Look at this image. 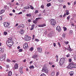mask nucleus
I'll use <instances>...</instances> for the list:
<instances>
[{
    "label": "nucleus",
    "instance_id": "obj_1",
    "mask_svg": "<svg viewBox=\"0 0 76 76\" xmlns=\"http://www.w3.org/2000/svg\"><path fill=\"white\" fill-rule=\"evenodd\" d=\"M7 45L8 47H11L13 45V41L12 40V39L11 38H8L7 41Z\"/></svg>",
    "mask_w": 76,
    "mask_h": 76
},
{
    "label": "nucleus",
    "instance_id": "obj_2",
    "mask_svg": "<svg viewBox=\"0 0 76 76\" xmlns=\"http://www.w3.org/2000/svg\"><path fill=\"white\" fill-rule=\"evenodd\" d=\"M42 71L43 72H45L46 73H48V68L45 66H44L43 67Z\"/></svg>",
    "mask_w": 76,
    "mask_h": 76
},
{
    "label": "nucleus",
    "instance_id": "obj_3",
    "mask_svg": "<svg viewBox=\"0 0 76 76\" xmlns=\"http://www.w3.org/2000/svg\"><path fill=\"white\" fill-rule=\"evenodd\" d=\"M64 61H65V58H61L59 62L60 63L59 65H60V66L63 65V64H64Z\"/></svg>",
    "mask_w": 76,
    "mask_h": 76
},
{
    "label": "nucleus",
    "instance_id": "obj_4",
    "mask_svg": "<svg viewBox=\"0 0 76 76\" xmlns=\"http://www.w3.org/2000/svg\"><path fill=\"white\" fill-rule=\"evenodd\" d=\"M51 22V25L54 26L56 25V20L54 19H51L50 20Z\"/></svg>",
    "mask_w": 76,
    "mask_h": 76
},
{
    "label": "nucleus",
    "instance_id": "obj_5",
    "mask_svg": "<svg viewBox=\"0 0 76 76\" xmlns=\"http://www.w3.org/2000/svg\"><path fill=\"white\" fill-rule=\"evenodd\" d=\"M42 19V18H36L35 20H33V22L34 23H38V21L39 19Z\"/></svg>",
    "mask_w": 76,
    "mask_h": 76
},
{
    "label": "nucleus",
    "instance_id": "obj_6",
    "mask_svg": "<svg viewBox=\"0 0 76 76\" xmlns=\"http://www.w3.org/2000/svg\"><path fill=\"white\" fill-rule=\"evenodd\" d=\"M4 25L5 28H7L10 25V23H4Z\"/></svg>",
    "mask_w": 76,
    "mask_h": 76
},
{
    "label": "nucleus",
    "instance_id": "obj_7",
    "mask_svg": "<svg viewBox=\"0 0 76 76\" xmlns=\"http://www.w3.org/2000/svg\"><path fill=\"white\" fill-rule=\"evenodd\" d=\"M28 47V43H26L23 45V48L24 49H25L26 48H27Z\"/></svg>",
    "mask_w": 76,
    "mask_h": 76
},
{
    "label": "nucleus",
    "instance_id": "obj_8",
    "mask_svg": "<svg viewBox=\"0 0 76 76\" xmlns=\"http://www.w3.org/2000/svg\"><path fill=\"white\" fill-rule=\"evenodd\" d=\"M71 64H72V68H76V64H74V63L71 62Z\"/></svg>",
    "mask_w": 76,
    "mask_h": 76
},
{
    "label": "nucleus",
    "instance_id": "obj_9",
    "mask_svg": "<svg viewBox=\"0 0 76 76\" xmlns=\"http://www.w3.org/2000/svg\"><path fill=\"white\" fill-rule=\"evenodd\" d=\"M20 30V31L19 32L20 34L22 35V34L24 33V32H25V31H24V30H23V29L22 28Z\"/></svg>",
    "mask_w": 76,
    "mask_h": 76
},
{
    "label": "nucleus",
    "instance_id": "obj_10",
    "mask_svg": "<svg viewBox=\"0 0 76 76\" xmlns=\"http://www.w3.org/2000/svg\"><path fill=\"white\" fill-rule=\"evenodd\" d=\"M18 69V64H16L15 66L14 67L13 69L15 70V69Z\"/></svg>",
    "mask_w": 76,
    "mask_h": 76
},
{
    "label": "nucleus",
    "instance_id": "obj_11",
    "mask_svg": "<svg viewBox=\"0 0 76 76\" xmlns=\"http://www.w3.org/2000/svg\"><path fill=\"white\" fill-rule=\"evenodd\" d=\"M68 69H73V67L72 66V64H71V63L70 64H69L67 66Z\"/></svg>",
    "mask_w": 76,
    "mask_h": 76
},
{
    "label": "nucleus",
    "instance_id": "obj_12",
    "mask_svg": "<svg viewBox=\"0 0 76 76\" xmlns=\"http://www.w3.org/2000/svg\"><path fill=\"white\" fill-rule=\"evenodd\" d=\"M56 30H57V31H58L59 32V31H61V28H60V26H57L56 28Z\"/></svg>",
    "mask_w": 76,
    "mask_h": 76
},
{
    "label": "nucleus",
    "instance_id": "obj_13",
    "mask_svg": "<svg viewBox=\"0 0 76 76\" xmlns=\"http://www.w3.org/2000/svg\"><path fill=\"white\" fill-rule=\"evenodd\" d=\"M37 50L39 53H41L42 52V49L41 48H37Z\"/></svg>",
    "mask_w": 76,
    "mask_h": 76
},
{
    "label": "nucleus",
    "instance_id": "obj_14",
    "mask_svg": "<svg viewBox=\"0 0 76 76\" xmlns=\"http://www.w3.org/2000/svg\"><path fill=\"white\" fill-rule=\"evenodd\" d=\"M38 57V55H35L32 56V58H34V59H35V58H37Z\"/></svg>",
    "mask_w": 76,
    "mask_h": 76
},
{
    "label": "nucleus",
    "instance_id": "obj_15",
    "mask_svg": "<svg viewBox=\"0 0 76 76\" xmlns=\"http://www.w3.org/2000/svg\"><path fill=\"white\" fill-rule=\"evenodd\" d=\"M4 51V48H0V52L3 53Z\"/></svg>",
    "mask_w": 76,
    "mask_h": 76
},
{
    "label": "nucleus",
    "instance_id": "obj_16",
    "mask_svg": "<svg viewBox=\"0 0 76 76\" xmlns=\"http://www.w3.org/2000/svg\"><path fill=\"white\" fill-rule=\"evenodd\" d=\"M69 74L70 76H72L74 74V72H69Z\"/></svg>",
    "mask_w": 76,
    "mask_h": 76
},
{
    "label": "nucleus",
    "instance_id": "obj_17",
    "mask_svg": "<svg viewBox=\"0 0 76 76\" xmlns=\"http://www.w3.org/2000/svg\"><path fill=\"white\" fill-rule=\"evenodd\" d=\"M12 75V72L11 71H9L8 73V75L9 76H11Z\"/></svg>",
    "mask_w": 76,
    "mask_h": 76
},
{
    "label": "nucleus",
    "instance_id": "obj_18",
    "mask_svg": "<svg viewBox=\"0 0 76 76\" xmlns=\"http://www.w3.org/2000/svg\"><path fill=\"white\" fill-rule=\"evenodd\" d=\"M23 68V67H21L20 69V72L21 73H23V72H22V69Z\"/></svg>",
    "mask_w": 76,
    "mask_h": 76
},
{
    "label": "nucleus",
    "instance_id": "obj_19",
    "mask_svg": "<svg viewBox=\"0 0 76 76\" xmlns=\"http://www.w3.org/2000/svg\"><path fill=\"white\" fill-rule=\"evenodd\" d=\"M30 8V7L29 6H27L24 7V9H28Z\"/></svg>",
    "mask_w": 76,
    "mask_h": 76
},
{
    "label": "nucleus",
    "instance_id": "obj_20",
    "mask_svg": "<svg viewBox=\"0 0 76 76\" xmlns=\"http://www.w3.org/2000/svg\"><path fill=\"white\" fill-rule=\"evenodd\" d=\"M28 35H25V41H26L27 39V38H28Z\"/></svg>",
    "mask_w": 76,
    "mask_h": 76
},
{
    "label": "nucleus",
    "instance_id": "obj_21",
    "mask_svg": "<svg viewBox=\"0 0 76 76\" xmlns=\"http://www.w3.org/2000/svg\"><path fill=\"white\" fill-rule=\"evenodd\" d=\"M30 69H34V66L33 65H31L29 66V67Z\"/></svg>",
    "mask_w": 76,
    "mask_h": 76
},
{
    "label": "nucleus",
    "instance_id": "obj_22",
    "mask_svg": "<svg viewBox=\"0 0 76 76\" xmlns=\"http://www.w3.org/2000/svg\"><path fill=\"white\" fill-rule=\"evenodd\" d=\"M31 39V37L28 36V37H27V39L26 41H30Z\"/></svg>",
    "mask_w": 76,
    "mask_h": 76
},
{
    "label": "nucleus",
    "instance_id": "obj_23",
    "mask_svg": "<svg viewBox=\"0 0 76 76\" xmlns=\"http://www.w3.org/2000/svg\"><path fill=\"white\" fill-rule=\"evenodd\" d=\"M4 12V10H2L1 11V12H0V15H1L2 13H3Z\"/></svg>",
    "mask_w": 76,
    "mask_h": 76
},
{
    "label": "nucleus",
    "instance_id": "obj_24",
    "mask_svg": "<svg viewBox=\"0 0 76 76\" xmlns=\"http://www.w3.org/2000/svg\"><path fill=\"white\" fill-rule=\"evenodd\" d=\"M20 27L22 28H25V25L23 24H20Z\"/></svg>",
    "mask_w": 76,
    "mask_h": 76
},
{
    "label": "nucleus",
    "instance_id": "obj_25",
    "mask_svg": "<svg viewBox=\"0 0 76 76\" xmlns=\"http://www.w3.org/2000/svg\"><path fill=\"white\" fill-rule=\"evenodd\" d=\"M67 50H68V51H70V52L72 51V49L70 48V47H69L67 48Z\"/></svg>",
    "mask_w": 76,
    "mask_h": 76
},
{
    "label": "nucleus",
    "instance_id": "obj_26",
    "mask_svg": "<svg viewBox=\"0 0 76 76\" xmlns=\"http://www.w3.org/2000/svg\"><path fill=\"white\" fill-rule=\"evenodd\" d=\"M26 15L27 17H31V15L30 14H27Z\"/></svg>",
    "mask_w": 76,
    "mask_h": 76
},
{
    "label": "nucleus",
    "instance_id": "obj_27",
    "mask_svg": "<svg viewBox=\"0 0 76 76\" xmlns=\"http://www.w3.org/2000/svg\"><path fill=\"white\" fill-rule=\"evenodd\" d=\"M4 59V58H3V57H1L0 58V60L1 61H3Z\"/></svg>",
    "mask_w": 76,
    "mask_h": 76
},
{
    "label": "nucleus",
    "instance_id": "obj_28",
    "mask_svg": "<svg viewBox=\"0 0 76 76\" xmlns=\"http://www.w3.org/2000/svg\"><path fill=\"white\" fill-rule=\"evenodd\" d=\"M62 37H63L64 38H65V37H66V34H65V33H64L63 34Z\"/></svg>",
    "mask_w": 76,
    "mask_h": 76
},
{
    "label": "nucleus",
    "instance_id": "obj_29",
    "mask_svg": "<svg viewBox=\"0 0 76 76\" xmlns=\"http://www.w3.org/2000/svg\"><path fill=\"white\" fill-rule=\"evenodd\" d=\"M69 34H73V31L72 30L69 31Z\"/></svg>",
    "mask_w": 76,
    "mask_h": 76
},
{
    "label": "nucleus",
    "instance_id": "obj_30",
    "mask_svg": "<svg viewBox=\"0 0 76 76\" xmlns=\"http://www.w3.org/2000/svg\"><path fill=\"white\" fill-rule=\"evenodd\" d=\"M6 54H4L2 56V57L3 58H4V59H5V58H6Z\"/></svg>",
    "mask_w": 76,
    "mask_h": 76
},
{
    "label": "nucleus",
    "instance_id": "obj_31",
    "mask_svg": "<svg viewBox=\"0 0 76 76\" xmlns=\"http://www.w3.org/2000/svg\"><path fill=\"white\" fill-rule=\"evenodd\" d=\"M50 6H51V3H49L48 4H47V7H49Z\"/></svg>",
    "mask_w": 76,
    "mask_h": 76
},
{
    "label": "nucleus",
    "instance_id": "obj_32",
    "mask_svg": "<svg viewBox=\"0 0 76 76\" xmlns=\"http://www.w3.org/2000/svg\"><path fill=\"white\" fill-rule=\"evenodd\" d=\"M63 28L64 29V31H66L67 30V28H66V27H63Z\"/></svg>",
    "mask_w": 76,
    "mask_h": 76
},
{
    "label": "nucleus",
    "instance_id": "obj_33",
    "mask_svg": "<svg viewBox=\"0 0 76 76\" xmlns=\"http://www.w3.org/2000/svg\"><path fill=\"white\" fill-rule=\"evenodd\" d=\"M51 76H53L54 75V72H53L51 73Z\"/></svg>",
    "mask_w": 76,
    "mask_h": 76
},
{
    "label": "nucleus",
    "instance_id": "obj_34",
    "mask_svg": "<svg viewBox=\"0 0 76 76\" xmlns=\"http://www.w3.org/2000/svg\"><path fill=\"white\" fill-rule=\"evenodd\" d=\"M30 51H32L33 50H34V48L33 47H31L30 49Z\"/></svg>",
    "mask_w": 76,
    "mask_h": 76
},
{
    "label": "nucleus",
    "instance_id": "obj_35",
    "mask_svg": "<svg viewBox=\"0 0 76 76\" xmlns=\"http://www.w3.org/2000/svg\"><path fill=\"white\" fill-rule=\"evenodd\" d=\"M30 9H32V10H33L34 9V7H32V6L31 5L30 6Z\"/></svg>",
    "mask_w": 76,
    "mask_h": 76
},
{
    "label": "nucleus",
    "instance_id": "obj_36",
    "mask_svg": "<svg viewBox=\"0 0 76 76\" xmlns=\"http://www.w3.org/2000/svg\"><path fill=\"white\" fill-rule=\"evenodd\" d=\"M74 58L75 60L76 61V55L74 56Z\"/></svg>",
    "mask_w": 76,
    "mask_h": 76
},
{
    "label": "nucleus",
    "instance_id": "obj_37",
    "mask_svg": "<svg viewBox=\"0 0 76 76\" xmlns=\"http://www.w3.org/2000/svg\"><path fill=\"white\" fill-rule=\"evenodd\" d=\"M58 45H59V47H61V45H60V42H58Z\"/></svg>",
    "mask_w": 76,
    "mask_h": 76
},
{
    "label": "nucleus",
    "instance_id": "obj_38",
    "mask_svg": "<svg viewBox=\"0 0 76 76\" xmlns=\"http://www.w3.org/2000/svg\"><path fill=\"white\" fill-rule=\"evenodd\" d=\"M38 13V10H36L35 11V14H36V13Z\"/></svg>",
    "mask_w": 76,
    "mask_h": 76
},
{
    "label": "nucleus",
    "instance_id": "obj_39",
    "mask_svg": "<svg viewBox=\"0 0 76 76\" xmlns=\"http://www.w3.org/2000/svg\"><path fill=\"white\" fill-rule=\"evenodd\" d=\"M48 35H49V37H52V34H48Z\"/></svg>",
    "mask_w": 76,
    "mask_h": 76
},
{
    "label": "nucleus",
    "instance_id": "obj_40",
    "mask_svg": "<svg viewBox=\"0 0 76 76\" xmlns=\"http://www.w3.org/2000/svg\"><path fill=\"white\" fill-rule=\"evenodd\" d=\"M41 76H45V74H42L41 75Z\"/></svg>",
    "mask_w": 76,
    "mask_h": 76
},
{
    "label": "nucleus",
    "instance_id": "obj_41",
    "mask_svg": "<svg viewBox=\"0 0 76 76\" xmlns=\"http://www.w3.org/2000/svg\"><path fill=\"white\" fill-rule=\"evenodd\" d=\"M70 16L69 15L68 17H67V19L68 20V19H70Z\"/></svg>",
    "mask_w": 76,
    "mask_h": 76
},
{
    "label": "nucleus",
    "instance_id": "obj_42",
    "mask_svg": "<svg viewBox=\"0 0 76 76\" xmlns=\"http://www.w3.org/2000/svg\"><path fill=\"white\" fill-rule=\"evenodd\" d=\"M19 52H22V50L21 49H20L18 50Z\"/></svg>",
    "mask_w": 76,
    "mask_h": 76
},
{
    "label": "nucleus",
    "instance_id": "obj_43",
    "mask_svg": "<svg viewBox=\"0 0 76 76\" xmlns=\"http://www.w3.org/2000/svg\"><path fill=\"white\" fill-rule=\"evenodd\" d=\"M42 27H44V26H46L45 24H42Z\"/></svg>",
    "mask_w": 76,
    "mask_h": 76
},
{
    "label": "nucleus",
    "instance_id": "obj_44",
    "mask_svg": "<svg viewBox=\"0 0 76 76\" xmlns=\"http://www.w3.org/2000/svg\"><path fill=\"white\" fill-rule=\"evenodd\" d=\"M31 27L32 28H34L35 27V24L32 25L31 26Z\"/></svg>",
    "mask_w": 76,
    "mask_h": 76
},
{
    "label": "nucleus",
    "instance_id": "obj_45",
    "mask_svg": "<svg viewBox=\"0 0 76 76\" xmlns=\"http://www.w3.org/2000/svg\"><path fill=\"white\" fill-rule=\"evenodd\" d=\"M7 61H8V62H10V60L9 59H7Z\"/></svg>",
    "mask_w": 76,
    "mask_h": 76
},
{
    "label": "nucleus",
    "instance_id": "obj_46",
    "mask_svg": "<svg viewBox=\"0 0 76 76\" xmlns=\"http://www.w3.org/2000/svg\"><path fill=\"white\" fill-rule=\"evenodd\" d=\"M4 35H7V32H6V31H5V32H4Z\"/></svg>",
    "mask_w": 76,
    "mask_h": 76
},
{
    "label": "nucleus",
    "instance_id": "obj_47",
    "mask_svg": "<svg viewBox=\"0 0 76 76\" xmlns=\"http://www.w3.org/2000/svg\"><path fill=\"white\" fill-rule=\"evenodd\" d=\"M33 38H32V39L33 40V39H34L35 38V35H33Z\"/></svg>",
    "mask_w": 76,
    "mask_h": 76
},
{
    "label": "nucleus",
    "instance_id": "obj_48",
    "mask_svg": "<svg viewBox=\"0 0 76 76\" xmlns=\"http://www.w3.org/2000/svg\"><path fill=\"white\" fill-rule=\"evenodd\" d=\"M35 41H37V42H38V41H39V39H35Z\"/></svg>",
    "mask_w": 76,
    "mask_h": 76
},
{
    "label": "nucleus",
    "instance_id": "obj_49",
    "mask_svg": "<svg viewBox=\"0 0 76 76\" xmlns=\"http://www.w3.org/2000/svg\"><path fill=\"white\" fill-rule=\"evenodd\" d=\"M38 26V27H42V25H39Z\"/></svg>",
    "mask_w": 76,
    "mask_h": 76
},
{
    "label": "nucleus",
    "instance_id": "obj_50",
    "mask_svg": "<svg viewBox=\"0 0 76 76\" xmlns=\"http://www.w3.org/2000/svg\"><path fill=\"white\" fill-rule=\"evenodd\" d=\"M21 14H22V12H21L18 13V15H21Z\"/></svg>",
    "mask_w": 76,
    "mask_h": 76
},
{
    "label": "nucleus",
    "instance_id": "obj_51",
    "mask_svg": "<svg viewBox=\"0 0 76 76\" xmlns=\"http://www.w3.org/2000/svg\"><path fill=\"white\" fill-rule=\"evenodd\" d=\"M20 28V25H19V26L17 27V29H19V28Z\"/></svg>",
    "mask_w": 76,
    "mask_h": 76
},
{
    "label": "nucleus",
    "instance_id": "obj_52",
    "mask_svg": "<svg viewBox=\"0 0 76 76\" xmlns=\"http://www.w3.org/2000/svg\"><path fill=\"white\" fill-rule=\"evenodd\" d=\"M58 1L59 2H63V0H58Z\"/></svg>",
    "mask_w": 76,
    "mask_h": 76
},
{
    "label": "nucleus",
    "instance_id": "obj_53",
    "mask_svg": "<svg viewBox=\"0 0 76 76\" xmlns=\"http://www.w3.org/2000/svg\"><path fill=\"white\" fill-rule=\"evenodd\" d=\"M66 13H65L63 15V17L64 18H65V16H66Z\"/></svg>",
    "mask_w": 76,
    "mask_h": 76
},
{
    "label": "nucleus",
    "instance_id": "obj_54",
    "mask_svg": "<svg viewBox=\"0 0 76 76\" xmlns=\"http://www.w3.org/2000/svg\"><path fill=\"white\" fill-rule=\"evenodd\" d=\"M65 44H66L67 45V44H69V42L68 41H67L65 42Z\"/></svg>",
    "mask_w": 76,
    "mask_h": 76
},
{
    "label": "nucleus",
    "instance_id": "obj_55",
    "mask_svg": "<svg viewBox=\"0 0 76 76\" xmlns=\"http://www.w3.org/2000/svg\"><path fill=\"white\" fill-rule=\"evenodd\" d=\"M41 8H42V9H44V6H43V5H42L41 6Z\"/></svg>",
    "mask_w": 76,
    "mask_h": 76
},
{
    "label": "nucleus",
    "instance_id": "obj_56",
    "mask_svg": "<svg viewBox=\"0 0 76 76\" xmlns=\"http://www.w3.org/2000/svg\"><path fill=\"white\" fill-rule=\"evenodd\" d=\"M66 6L64 5L63 6V9H65L66 8Z\"/></svg>",
    "mask_w": 76,
    "mask_h": 76
},
{
    "label": "nucleus",
    "instance_id": "obj_57",
    "mask_svg": "<svg viewBox=\"0 0 76 76\" xmlns=\"http://www.w3.org/2000/svg\"><path fill=\"white\" fill-rule=\"evenodd\" d=\"M9 65H7L6 68H9Z\"/></svg>",
    "mask_w": 76,
    "mask_h": 76
},
{
    "label": "nucleus",
    "instance_id": "obj_58",
    "mask_svg": "<svg viewBox=\"0 0 76 76\" xmlns=\"http://www.w3.org/2000/svg\"><path fill=\"white\" fill-rule=\"evenodd\" d=\"M69 56H70V55H69V54L66 56L67 57H69Z\"/></svg>",
    "mask_w": 76,
    "mask_h": 76
},
{
    "label": "nucleus",
    "instance_id": "obj_59",
    "mask_svg": "<svg viewBox=\"0 0 76 76\" xmlns=\"http://www.w3.org/2000/svg\"><path fill=\"white\" fill-rule=\"evenodd\" d=\"M53 45L54 47H56V43H53Z\"/></svg>",
    "mask_w": 76,
    "mask_h": 76
},
{
    "label": "nucleus",
    "instance_id": "obj_60",
    "mask_svg": "<svg viewBox=\"0 0 76 76\" xmlns=\"http://www.w3.org/2000/svg\"><path fill=\"white\" fill-rule=\"evenodd\" d=\"M66 13H69V11L68 10H66Z\"/></svg>",
    "mask_w": 76,
    "mask_h": 76
},
{
    "label": "nucleus",
    "instance_id": "obj_61",
    "mask_svg": "<svg viewBox=\"0 0 76 76\" xmlns=\"http://www.w3.org/2000/svg\"><path fill=\"white\" fill-rule=\"evenodd\" d=\"M69 62H72V59H70L69 60Z\"/></svg>",
    "mask_w": 76,
    "mask_h": 76
},
{
    "label": "nucleus",
    "instance_id": "obj_62",
    "mask_svg": "<svg viewBox=\"0 0 76 76\" xmlns=\"http://www.w3.org/2000/svg\"><path fill=\"white\" fill-rule=\"evenodd\" d=\"M34 30V28L33 27H32L31 29H30V30L31 31H32V30Z\"/></svg>",
    "mask_w": 76,
    "mask_h": 76
},
{
    "label": "nucleus",
    "instance_id": "obj_63",
    "mask_svg": "<svg viewBox=\"0 0 76 76\" xmlns=\"http://www.w3.org/2000/svg\"><path fill=\"white\" fill-rule=\"evenodd\" d=\"M12 12L13 13H15V10H13Z\"/></svg>",
    "mask_w": 76,
    "mask_h": 76
},
{
    "label": "nucleus",
    "instance_id": "obj_64",
    "mask_svg": "<svg viewBox=\"0 0 76 76\" xmlns=\"http://www.w3.org/2000/svg\"><path fill=\"white\" fill-rule=\"evenodd\" d=\"M58 57L57 56V55H56V58H58Z\"/></svg>",
    "mask_w": 76,
    "mask_h": 76
}]
</instances>
